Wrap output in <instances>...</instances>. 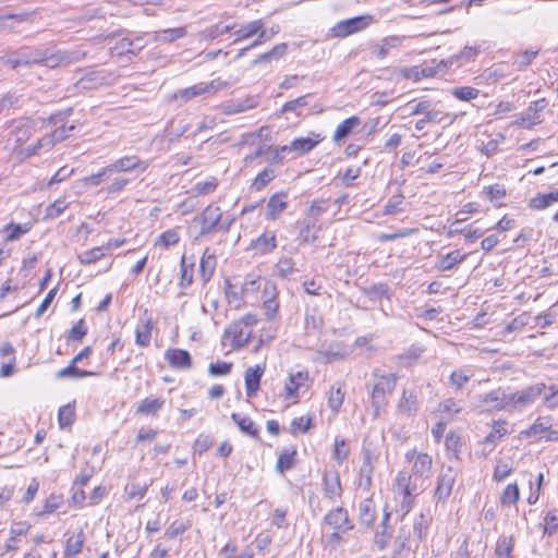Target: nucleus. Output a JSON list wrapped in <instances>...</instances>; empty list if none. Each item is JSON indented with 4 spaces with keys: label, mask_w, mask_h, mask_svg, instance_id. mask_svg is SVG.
<instances>
[{
    "label": "nucleus",
    "mask_w": 558,
    "mask_h": 558,
    "mask_svg": "<svg viewBox=\"0 0 558 558\" xmlns=\"http://www.w3.org/2000/svg\"><path fill=\"white\" fill-rule=\"evenodd\" d=\"M50 150L51 142L50 140H44L43 137L37 141L35 145H31L26 148L20 149L19 155L23 158H28L33 155H36L39 150Z\"/></svg>",
    "instance_id": "nucleus-57"
},
{
    "label": "nucleus",
    "mask_w": 558,
    "mask_h": 558,
    "mask_svg": "<svg viewBox=\"0 0 558 558\" xmlns=\"http://www.w3.org/2000/svg\"><path fill=\"white\" fill-rule=\"evenodd\" d=\"M324 137L315 132H311L306 137H296L289 145V153L295 156H302L313 150Z\"/></svg>",
    "instance_id": "nucleus-15"
},
{
    "label": "nucleus",
    "mask_w": 558,
    "mask_h": 558,
    "mask_svg": "<svg viewBox=\"0 0 558 558\" xmlns=\"http://www.w3.org/2000/svg\"><path fill=\"white\" fill-rule=\"evenodd\" d=\"M466 257V254L460 251H452L445 255L438 264V269L441 271L451 270L456 265L462 263Z\"/></svg>",
    "instance_id": "nucleus-39"
},
{
    "label": "nucleus",
    "mask_w": 558,
    "mask_h": 558,
    "mask_svg": "<svg viewBox=\"0 0 558 558\" xmlns=\"http://www.w3.org/2000/svg\"><path fill=\"white\" fill-rule=\"evenodd\" d=\"M180 241L179 233L174 229L167 230L162 232L158 240L156 241V245L162 246L163 248H168L178 244Z\"/></svg>",
    "instance_id": "nucleus-60"
},
{
    "label": "nucleus",
    "mask_w": 558,
    "mask_h": 558,
    "mask_svg": "<svg viewBox=\"0 0 558 558\" xmlns=\"http://www.w3.org/2000/svg\"><path fill=\"white\" fill-rule=\"evenodd\" d=\"M165 357L173 368L189 369L191 367V355L186 350L168 349Z\"/></svg>",
    "instance_id": "nucleus-23"
},
{
    "label": "nucleus",
    "mask_w": 558,
    "mask_h": 558,
    "mask_svg": "<svg viewBox=\"0 0 558 558\" xmlns=\"http://www.w3.org/2000/svg\"><path fill=\"white\" fill-rule=\"evenodd\" d=\"M376 505L372 498H365L359 505V521L365 526H371L376 519Z\"/></svg>",
    "instance_id": "nucleus-27"
},
{
    "label": "nucleus",
    "mask_w": 558,
    "mask_h": 558,
    "mask_svg": "<svg viewBox=\"0 0 558 558\" xmlns=\"http://www.w3.org/2000/svg\"><path fill=\"white\" fill-rule=\"evenodd\" d=\"M145 47V44L141 38L131 39L129 37H123L120 40L117 41L114 47L111 48L112 53H116L118 56L124 54V53H131L136 54L138 53L143 48Z\"/></svg>",
    "instance_id": "nucleus-24"
},
{
    "label": "nucleus",
    "mask_w": 558,
    "mask_h": 558,
    "mask_svg": "<svg viewBox=\"0 0 558 558\" xmlns=\"http://www.w3.org/2000/svg\"><path fill=\"white\" fill-rule=\"evenodd\" d=\"M231 420L236 424L240 430L251 437L258 436V428L255 426L254 422L246 415H242L239 413H232Z\"/></svg>",
    "instance_id": "nucleus-37"
},
{
    "label": "nucleus",
    "mask_w": 558,
    "mask_h": 558,
    "mask_svg": "<svg viewBox=\"0 0 558 558\" xmlns=\"http://www.w3.org/2000/svg\"><path fill=\"white\" fill-rule=\"evenodd\" d=\"M323 492L325 498L331 502L337 501L342 494L340 478L337 472H326L323 476Z\"/></svg>",
    "instance_id": "nucleus-20"
},
{
    "label": "nucleus",
    "mask_w": 558,
    "mask_h": 558,
    "mask_svg": "<svg viewBox=\"0 0 558 558\" xmlns=\"http://www.w3.org/2000/svg\"><path fill=\"white\" fill-rule=\"evenodd\" d=\"M490 202L497 203L506 196V189L501 184L485 187L482 192Z\"/></svg>",
    "instance_id": "nucleus-62"
},
{
    "label": "nucleus",
    "mask_w": 558,
    "mask_h": 558,
    "mask_svg": "<svg viewBox=\"0 0 558 558\" xmlns=\"http://www.w3.org/2000/svg\"><path fill=\"white\" fill-rule=\"evenodd\" d=\"M307 379H308L307 372H296L295 374H291L289 377V380L284 385V391H286L287 398H294L296 396L298 389Z\"/></svg>",
    "instance_id": "nucleus-35"
},
{
    "label": "nucleus",
    "mask_w": 558,
    "mask_h": 558,
    "mask_svg": "<svg viewBox=\"0 0 558 558\" xmlns=\"http://www.w3.org/2000/svg\"><path fill=\"white\" fill-rule=\"evenodd\" d=\"M69 207V203L65 201V198H58L52 204L47 206L45 210V218L46 219H56L61 214L64 213V210Z\"/></svg>",
    "instance_id": "nucleus-52"
},
{
    "label": "nucleus",
    "mask_w": 558,
    "mask_h": 558,
    "mask_svg": "<svg viewBox=\"0 0 558 558\" xmlns=\"http://www.w3.org/2000/svg\"><path fill=\"white\" fill-rule=\"evenodd\" d=\"M106 255V251L104 246L94 247L87 251H84L77 256V259L81 265H90L99 259H101Z\"/></svg>",
    "instance_id": "nucleus-43"
},
{
    "label": "nucleus",
    "mask_w": 558,
    "mask_h": 558,
    "mask_svg": "<svg viewBox=\"0 0 558 558\" xmlns=\"http://www.w3.org/2000/svg\"><path fill=\"white\" fill-rule=\"evenodd\" d=\"M405 40V36H387L372 47V54L376 59L383 60L390 53L392 49L402 47Z\"/></svg>",
    "instance_id": "nucleus-16"
},
{
    "label": "nucleus",
    "mask_w": 558,
    "mask_h": 558,
    "mask_svg": "<svg viewBox=\"0 0 558 558\" xmlns=\"http://www.w3.org/2000/svg\"><path fill=\"white\" fill-rule=\"evenodd\" d=\"M288 206L287 194L278 193L272 195L266 206V218L276 219Z\"/></svg>",
    "instance_id": "nucleus-26"
},
{
    "label": "nucleus",
    "mask_w": 558,
    "mask_h": 558,
    "mask_svg": "<svg viewBox=\"0 0 558 558\" xmlns=\"http://www.w3.org/2000/svg\"><path fill=\"white\" fill-rule=\"evenodd\" d=\"M77 363H73V361H71L70 365H68L66 367L64 368H61L58 371L57 373V378H66V377H76V378H81V377H88V376H93L95 375L94 372H90V371H83V369H80L77 368L75 365Z\"/></svg>",
    "instance_id": "nucleus-46"
},
{
    "label": "nucleus",
    "mask_w": 558,
    "mask_h": 558,
    "mask_svg": "<svg viewBox=\"0 0 558 558\" xmlns=\"http://www.w3.org/2000/svg\"><path fill=\"white\" fill-rule=\"evenodd\" d=\"M538 50H524L517 53L513 58L512 65L518 71H524L537 57Z\"/></svg>",
    "instance_id": "nucleus-40"
},
{
    "label": "nucleus",
    "mask_w": 558,
    "mask_h": 558,
    "mask_svg": "<svg viewBox=\"0 0 558 558\" xmlns=\"http://www.w3.org/2000/svg\"><path fill=\"white\" fill-rule=\"evenodd\" d=\"M296 454L295 448L283 449L277 460L276 469L278 472L283 473L294 466V457Z\"/></svg>",
    "instance_id": "nucleus-38"
},
{
    "label": "nucleus",
    "mask_w": 558,
    "mask_h": 558,
    "mask_svg": "<svg viewBox=\"0 0 558 558\" xmlns=\"http://www.w3.org/2000/svg\"><path fill=\"white\" fill-rule=\"evenodd\" d=\"M390 513L385 512L384 519L381 522V531H377L375 534V544L380 548L384 549L390 538H391V532L389 531L388 526L386 525L387 521L389 520Z\"/></svg>",
    "instance_id": "nucleus-47"
},
{
    "label": "nucleus",
    "mask_w": 558,
    "mask_h": 558,
    "mask_svg": "<svg viewBox=\"0 0 558 558\" xmlns=\"http://www.w3.org/2000/svg\"><path fill=\"white\" fill-rule=\"evenodd\" d=\"M546 390L544 383H536L513 393H509V412H523L532 407Z\"/></svg>",
    "instance_id": "nucleus-5"
},
{
    "label": "nucleus",
    "mask_w": 558,
    "mask_h": 558,
    "mask_svg": "<svg viewBox=\"0 0 558 558\" xmlns=\"http://www.w3.org/2000/svg\"><path fill=\"white\" fill-rule=\"evenodd\" d=\"M4 148L16 151L28 141L34 131V125L29 120L13 121L10 126Z\"/></svg>",
    "instance_id": "nucleus-6"
},
{
    "label": "nucleus",
    "mask_w": 558,
    "mask_h": 558,
    "mask_svg": "<svg viewBox=\"0 0 558 558\" xmlns=\"http://www.w3.org/2000/svg\"><path fill=\"white\" fill-rule=\"evenodd\" d=\"M558 202V191L550 192L548 194H538L533 197L530 202V206L533 209H544L554 203Z\"/></svg>",
    "instance_id": "nucleus-41"
},
{
    "label": "nucleus",
    "mask_w": 558,
    "mask_h": 558,
    "mask_svg": "<svg viewBox=\"0 0 558 558\" xmlns=\"http://www.w3.org/2000/svg\"><path fill=\"white\" fill-rule=\"evenodd\" d=\"M543 404L547 409H555L558 407V385L546 386V390L541 396Z\"/></svg>",
    "instance_id": "nucleus-59"
},
{
    "label": "nucleus",
    "mask_w": 558,
    "mask_h": 558,
    "mask_svg": "<svg viewBox=\"0 0 558 558\" xmlns=\"http://www.w3.org/2000/svg\"><path fill=\"white\" fill-rule=\"evenodd\" d=\"M31 228L32 225L28 222L23 225L13 222L5 225L2 229V231L5 233V239L3 242L8 244L10 241L20 240L23 235L29 232Z\"/></svg>",
    "instance_id": "nucleus-32"
},
{
    "label": "nucleus",
    "mask_w": 558,
    "mask_h": 558,
    "mask_svg": "<svg viewBox=\"0 0 558 558\" xmlns=\"http://www.w3.org/2000/svg\"><path fill=\"white\" fill-rule=\"evenodd\" d=\"M151 329L153 324L151 320H146L142 325L137 326L135 330L136 343L141 347H147L150 343L151 339Z\"/></svg>",
    "instance_id": "nucleus-44"
},
{
    "label": "nucleus",
    "mask_w": 558,
    "mask_h": 558,
    "mask_svg": "<svg viewBox=\"0 0 558 558\" xmlns=\"http://www.w3.org/2000/svg\"><path fill=\"white\" fill-rule=\"evenodd\" d=\"M405 459L412 463V473L400 471L393 483V492L397 496H401V510L408 513L413 505L415 497L424 488L426 480L429 477L433 466V459L429 454L417 452L416 450L408 451Z\"/></svg>",
    "instance_id": "nucleus-1"
},
{
    "label": "nucleus",
    "mask_w": 558,
    "mask_h": 558,
    "mask_svg": "<svg viewBox=\"0 0 558 558\" xmlns=\"http://www.w3.org/2000/svg\"><path fill=\"white\" fill-rule=\"evenodd\" d=\"M74 409L71 405H64L59 409L58 421L61 428L71 426L74 422Z\"/></svg>",
    "instance_id": "nucleus-61"
},
{
    "label": "nucleus",
    "mask_w": 558,
    "mask_h": 558,
    "mask_svg": "<svg viewBox=\"0 0 558 558\" xmlns=\"http://www.w3.org/2000/svg\"><path fill=\"white\" fill-rule=\"evenodd\" d=\"M85 536L84 532L81 530L77 533L72 534L65 542V548L63 553V557L73 558L78 555L84 546Z\"/></svg>",
    "instance_id": "nucleus-30"
},
{
    "label": "nucleus",
    "mask_w": 558,
    "mask_h": 558,
    "mask_svg": "<svg viewBox=\"0 0 558 558\" xmlns=\"http://www.w3.org/2000/svg\"><path fill=\"white\" fill-rule=\"evenodd\" d=\"M304 227L302 228L300 235L304 242L313 243L317 240V232L319 228H316L315 222L310 219L305 220Z\"/></svg>",
    "instance_id": "nucleus-63"
},
{
    "label": "nucleus",
    "mask_w": 558,
    "mask_h": 558,
    "mask_svg": "<svg viewBox=\"0 0 558 558\" xmlns=\"http://www.w3.org/2000/svg\"><path fill=\"white\" fill-rule=\"evenodd\" d=\"M194 222L199 223V236H205L216 231L228 232L233 219L223 217L220 207L208 205L198 216L194 217Z\"/></svg>",
    "instance_id": "nucleus-2"
},
{
    "label": "nucleus",
    "mask_w": 558,
    "mask_h": 558,
    "mask_svg": "<svg viewBox=\"0 0 558 558\" xmlns=\"http://www.w3.org/2000/svg\"><path fill=\"white\" fill-rule=\"evenodd\" d=\"M361 124V120L359 117H350L342 121L336 129L332 140L333 142H340L348 137L352 131Z\"/></svg>",
    "instance_id": "nucleus-31"
},
{
    "label": "nucleus",
    "mask_w": 558,
    "mask_h": 558,
    "mask_svg": "<svg viewBox=\"0 0 558 558\" xmlns=\"http://www.w3.org/2000/svg\"><path fill=\"white\" fill-rule=\"evenodd\" d=\"M472 374L469 369L460 368L453 371L449 377V383L457 389H462L464 385L470 380Z\"/></svg>",
    "instance_id": "nucleus-56"
},
{
    "label": "nucleus",
    "mask_w": 558,
    "mask_h": 558,
    "mask_svg": "<svg viewBox=\"0 0 558 558\" xmlns=\"http://www.w3.org/2000/svg\"><path fill=\"white\" fill-rule=\"evenodd\" d=\"M228 86L227 82L221 81L220 78L213 80L209 83H198L193 86L179 89L172 96L173 99H181L186 102L194 97L204 95V94H215L218 90Z\"/></svg>",
    "instance_id": "nucleus-8"
},
{
    "label": "nucleus",
    "mask_w": 558,
    "mask_h": 558,
    "mask_svg": "<svg viewBox=\"0 0 558 558\" xmlns=\"http://www.w3.org/2000/svg\"><path fill=\"white\" fill-rule=\"evenodd\" d=\"M180 281L179 287L181 289H186L193 282V265H186L185 256H182L180 262Z\"/></svg>",
    "instance_id": "nucleus-55"
},
{
    "label": "nucleus",
    "mask_w": 558,
    "mask_h": 558,
    "mask_svg": "<svg viewBox=\"0 0 558 558\" xmlns=\"http://www.w3.org/2000/svg\"><path fill=\"white\" fill-rule=\"evenodd\" d=\"M514 544L512 537L502 536L498 539L496 546V557L497 558H511V553L513 550Z\"/></svg>",
    "instance_id": "nucleus-51"
},
{
    "label": "nucleus",
    "mask_w": 558,
    "mask_h": 558,
    "mask_svg": "<svg viewBox=\"0 0 558 558\" xmlns=\"http://www.w3.org/2000/svg\"><path fill=\"white\" fill-rule=\"evenodd\" d=\"M294 262L290 257H282L275 266V274L281 278H287L294 272Z\"/></svg>",
    "instance_id": "nucleus-58"
},
{
    "label": "nucleus",
    "mask_w": 558,
    "mask_h": 558,
    "mask_svg": "<svg viewBox=\"0 0 558 558\" xmlns=\"http://www.w3.org/2000/svg\"><path fill=\"white\" fill-rule=\"evenodd\" d=\"M373 21L371 15H361L338 22L332 28L335 37H347L356 32L365 29Z\"/></svg>",
    "instance_id": "nucleus-10"
},
{
    "label": "nucleus",
    "mask_w": 558,
    "mask_h": 558,
    "mask_svg": "<svg viewBox=\"0 0 558 558\" xmlns=\"http://www.w3.org/2000/svg\"><path fill=\"white\" fill-rule=\"evenodd\" d=\"M265 367L260 365H255L246 368L244 374L245 381V391L247 397H253L259 389V384L262 376L264 374Z\"/></svg>",
    "instance_id": "nucleus-21"
},
{
    "label": "nucleus",
    "mask_w": 558,
    "mask_h": 558,
    "mask_svg": "<svg viewBox=\"0 0 558 558\" xmlns=\"http://www.w3.org/2000/svg\"><path fill=\"white\" fill-rule=\"evenodd\" d=\"M420 410L418 393L416 389H403L397 404V412L403 416H415Z\"/></svg>",
    "instance_id": "nucleus-13"
},
{
    "label": "nucleus",
    "mask_w": 558,
    "mask_h": 558,
    "mask_svg": "<svg viewBox=\"0 0 558 558\" xmlns=\"http://www.w3.org/2000/svg\"><path fill=\"white\" fill-rule=\"evenodd\" d=\"M324 525L342 532H348L353 529V523L349 519L348 511L342 507L327 512L324 517Z\"/></svg>",
    "instance_id": "nucleus-12"
},
{
    "label": "nucleus",
    "mask_w": 558,
    "mask_h": 558,
    "mask_svg": "<svg viewBox=\"0 0 558 558\" xmlns=\"http://www.w3.org/2000/svg\"><path fill=\"white\" fill-rule=\"evenodd\" d=\"M477 53H478L477 48L466 46L459 53L450 57L447 60H441L440 62H438V66L444 68L445 73L448 70H457V69L463 66L465 63L474 60L475 57L477 56Z\"/></svg>",
    "instance_id": "nucleus-14"
},
{
    "label": "nucleus",
    "mask_w": 558,
    "mask_h": 558,
    "mask_svg": "<svg viewBox=\"0 0 558 558\" xmlns=\"http://www.w3.org/2000/svg\"><path fill=\"white\" fill-rule=\"evenodd\" d=\"M216 256L208 248L205 250L199 262V276L204 283H207L216 268Z\"/></svg>",
    "instance_id": "nucleus-29"
},
{
    "label": "nucleus",
    "mask_w": 558,
    "mask_h": 558,
    "mask_svg": "<svg viewBox=\"0 0 558 558\" xmlns=\"http://www.w3.org/2000/svg\"><path fill=\"white\" fill-rule=\"evenodd\" d=\"M344 399V391L342 390V386L337 384L331 386L329 396H328V405L333 412H338L341 408Z\"/></svg>",
    "instance_id": "nucleus-45"
},
{
    "label": "nucleus",
    "mask_w": 558,
    "mask_h": 558,
    "mask_svg": "<svg viewBox=\"0 0 558 558\" xmlns=\"http://www.w3.org/2000/svg\"><path fill=\"white\" fill-rule=\"evenodd\" d=\"M252 336V329L244 328L239 322H233L225 329V337L231 340L232 349L244 347Z\"/></svg>",
    "instance_id": "nucleus-17"
},
{
    "label": "nucleus",
    "mask_w": 558,
    "mask_h": 558,
    "mask_svg": "<svg viewBox=\"0 0 558 558\" xmlns=\"http://www.w3.org/2000/svg\"><path fill=\"white\" fill-rule=\"evenodd\" d=\"M507 433L504 423L497 422L494 424L492 432L485 437L484 442L493 449Z\"/></svg>",
    "instance_id": "nucleus-53"
},
{
    "label": "nucleus",
    "mask_w": 558,
    "mask_h": 558,
    "mask_svg": "<svg viewBox=\"0 0 558 558\" xmlns=\"http://www.w3.org/2000/svg\"><path fill=\"white\" fill-rule=\"evenodd\" d=\"M20 59L27 60V65L43 63L47 66L54 68L59 64H69L81 60L85 53L80 51H58L56 54L48 56L39 50L21 51Z\"/></svg>",
    "instance_id": "nucleus-3"
},
{
    "label": "nucleus",
    "mask_w": 558,
    "mask_h": 558,
    "mask_svg": "<svg viewBox=\"0 0 558 558\" xmlns=\"http://www.w3.org/2000/svg\"><path fill=\"white\" fill-rule=\"evenodd\" d=\"M163 404L165 399L148 397L138 403L136 413L143 415H156L161 410Z\"/></svg>",
    "instance_id": "nucleus-33"
},
{
    "label": "nucleus",
    "mask_w": 558,
    "mask_h": 558,
    "mask_svg": "<svg viewBox=\"0 0 558 558\" xmlns=\"http://www.w3.org/2000/svg\"><path fill=\"white\" fill-rule=\"evenodd\" d=\"M520 498V490L517 483H511L506 486L501 496L500 504L502 507H510L517 504Z\"/></svg>",
    "instance_id": "nucleus-42"
},
{
    "label": "nucleus",
    "mask_w": 558,
    "mask_h": 558,
    "mask_svg": "<svg viewBox=\"0 0 558 558\" xmlns=\"http://www.w3.org/2000/svg\"><path fill=\"white\" fill-rule=\"evenodd\" d=\"M186 27L168 28L160 32L153 33V39L155 41L173 43L177 39L186 36Z\"/></svg>",
    "instance_id": "nucleus-36"
},
{
    "label": "nucleus",
    "mask_w": 558,
    "mask_h": 558,
    "mask_svg": "<svg viewBox=\"0 0 558 558\" xmlns=\"http://www.w3.org/2000/svg\"><path fill=\"white\" fill-rule=\"evenodd\" d=\"M526 438H533L534 441L546 440L558 441V430L553 429V418L550 416H539L534 423L522 433Z\"/></svg>",
    "instance_id": "nucleus-7"
},
{
    "label": "nucleus",
    "mask_w": 558,
    "mask_h": 558,
    "mask_svg": "<svg viewBox=\"0 0 558 558\" xmlns=\"http://www.w3.org/2000/svg\"><path fill=\"white\" fill-rule=\"evenodd\" d=\"M451 95L462 101H471L478 97L480 90L471 86L454 87Z\"/></svg>",
    "instance_id": "nucleus-54"
},
{
    "label": "nucleus",
    "mask_w": 558,
    "mask_h": 558,
    "mask_svg": "<svg viewBox=\"0 0 558 558\" xmlns=\"http://www.w3.org/2000/svg\"><path fill=\"white\" fill-rule=\"evenodd\" d=\"M190 526H191L190 520H182V519L174 520L166 530L165 536L170 539L174 538V537L183 534L186 530L190 529Z\"/></svg>",
    "instance_id": "nucleus-50"
},
{
    "label": "nucleus",
    "mask_w": 558,
    "mask_h": 558,
    "mask_svg": "<svg viewBox=\"0 0 558 558\" xmlns=\"http://www.w3.org/2000/svg\"><path fill=\"white\" fill-rule=\"evenodd\" d=\"M373 377L375 384L372 390V407L375 416H378L379 411L387 404V396L391 395L397 385V377L393 374H379L374 371Z\"/></svg>",
    "instance_id": "nucleus-4"
},
{
    "label": "nucleus",
    "mask_w": 558,
    "mask_h": 558,
    "mask_svg": "<svg viewBox=\"0 0 558 558\" xmlns=\"http://www.w3.org/2000/svg\"><path fill=\"white\" fill-rule=\"evenodd\" d=\"M107 81V73L105 70H92L86 72L77 82L76 86L80 89H94L105 84Z\"/></svg>",
    "instance_id": "nucleus-22"
},
{
    "label": "nucleus",
    "mask_w": 558,
    "mask_h": 558,
    "mask_svg": "<svg viewBox=\"0 0 558 558\" xmlns=\"http://www.w3.org/2000/svg\"><path fill=\"white\" fill-rule=\"evenodd\" d=\"M402 74L404 77L417 82L425 77H433L439 74H445V71L444 68H439L437 63L435 66L425 64L404 68L402 70Z\"/></svg>",
    "instance_id": "nucleus-18"
},
{
    "label": "nucleus",
    "mask_w": 558,
    "mask_h": 558,
    "mask_svg": "<svg viewBox=\"0 0 558 558\" xmlns=\"http://www.w3.org/2000/svg\"><path fill=\"white\" fill-rule=\"evenodd\" d=\"M374 466L372 463V454L369 451L364 452L363 463L360 469L359 486L368 490L372 486Z\"/></svg>",
    "instance_id": "nucleus-28"
},
{
    "label": "nucleus",
    "mask_w": 558,
    "mask_h": 558,
    "mask_svg": "<svg viewBox=\"0 0 558 558\" xmlns=\"http://www.w3.org/2000/svg\"><path fill=\"white\" fill-rule=\"evenodd\" d=\"M477 399L480 405L487 411H509V393L501 388L480 395Z\"/></svg>",
    "instance_id": "nucleus-11"
},
{
    "label": "nucleus",
    "mask_w": 558,
    "mask_h": 558,
    "mask_svg": "<svg viewBox=\"0 0 558 558\" xmlns=\"http://www.w3.org/2000/svg\"><path fill=\"white\" fill-rule=\"evenodd\" d=\"M110 167L112 169V172H129L136 169H140L141 171H145L148 168V162L142 160L140 157L135 155L131 156H123L117 160H114L112 163H110Z\"/></svg>",
    "instance_id": "nucleus-19"
},
{
    "label": "nucleus",
    "mask_w": 558,
    "mask_h": 558,
    "mask_svg": "<svg viewBox=\"0 0 558 558\" xmlns=\"http://www.w3.org/2000/svg\"><path fill=\"white\" fill-rule=\"evenodd\" d=\"M232 29H234V25L222 26L220 24H216V25H213V26L202 31L198 34V36L201 39H214V38H217L221 35L229 33Z\"/></svg>",
    "instance_id": "nucleus-48"
},
{
    "label": "nucleus",
    "mask_w": 558,
    "mask_h": 558,
    "mask_svg": "<svg viewBox=\"0 0 558 558\" xmlns=\"http://www.w3.org/2000/svg\"><path fill=\"white\" fill-rule=\"evenodd\" d=\"M276 246V235L272 233H264L252 242V248L259 254L270 253Z\"/></svg>",
    "instance_id": "nucleus-34"
},
{
    "label": "nucleus",
    "mask_w": 558,
    "mask_h": 558,
    "mask_svg": "<svg viewBox=\"0 0 558 558\" xmlns=\"http://www.w3.org/2000/svg\"><path fill=\"white\" fill-rule=\"evenodd\" d=\"M75 129L74 125L66 128L64 124L56 128L50 134L43 136L44 140H50L51 148L59 142L64 141L69 137L70 132Z\"/></svg>",
    "instance_id": "nucleus-49"
},
{
    "label": "nucleus",
    "mask_w": 558,
    "mask_h": 558,
    "mask_svg": "<svg viewBox=\"0 0 558 558\" xmlns=\"http://www.w3.org/2000/svg\"><path fill=\"white\" fill-rule=\"evenodd\" d=\"M264 29H265V24L262 20H254L246 24H243V25H241V27L239 29H236L233 33L234 43H239L244 39L254 37Z\"/></svg>",
    "instance_id": "nucleus-25"
},
{
    "label": "nucleus",
    "mask_w": 558,
    "mask_h": 558,
    "mask_svg": "<svg viewBox=\"0 0 558 558\" xmlns=\"http://www.w3.org/2000/svg\"><path fill=\"white\" fill-rule=\"evenodd\" d=\"M458 472L452 466H444L437 477L434 498L437 502H445L451 495Z\"/></svg>",
    "instance_id": "nucleus-9"
},
{
    "label": "nucleus",
    "mask_w": 558,
    "mask_h": 558,
    "mask_svg": "<svg viewBox=\"0 0 558 558\" xmlns=\"http://www.w3.org/2000/svg\"><path fill=\"white\" fill-rule=\"evenodd\" d=\"M558 530V510H550L545 517L544 532L553 535Z\"/></svg>",
    "instance_id": "nucleus-64"
}]
</instances>
